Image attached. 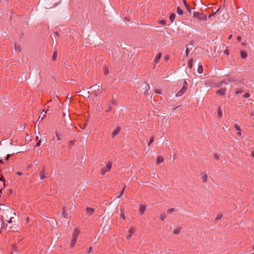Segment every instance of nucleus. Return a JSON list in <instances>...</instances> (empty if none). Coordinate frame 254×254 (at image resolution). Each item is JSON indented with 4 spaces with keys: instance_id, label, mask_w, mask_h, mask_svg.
<instances>
[{
    "instance_id": "f257e3e1",
    "label": "nucleus",
    "mask_w": 254,
    "mask_h": 254,
    "mask_svg": "<svg viewBox=\"0 0 254 254\" xmlns=\"http://www.w3.org/2000/svg\"><path fill=\"white\" fill-rule=\"evenodd\" d=\"M5 213L6 214L9 215L10 216L9 220H6L7 223L6 224V227H8L9 228H13L17 229L18 227V225L15 223V221L14 220V216H16V213L15 212H13L12 209L8 207H5Z\"/></svg>"
},
{
    "instance_id": "f03ea898",
    "label": "nucleus",
    "mask_w": 254,
    "mask_h": 254,
    "mask_svg": "<svg viewBox=\"0 0 254 254\" xmlns=\"http://www.w3.org/2000/svg\"><path fill=\"white\" fill-rule=\"evenodd\" d=\"M193 17L200 21L205 20L207 18L206 15L203 14V13H200L197 11H194L193 12Z\"/></svg>"
},
{
    "instance_id": "7ed1b4c3",
    "label": "nucleus",
    "mask_w": 254,
    "mask_h": 254,
    "mask_svg": "<svg viewBox=\"0 0 254 254\" xmlns=\"http://www.w3.org/2000/svg\"><path fill=\"white\" fill-rule=\"evenodd\" d=\"M188 84L186 80H185L183 82V87L179 92H178L176 93V97H180V96H182L186 92L187 89L188 88Z\"/></svg>"
},
{
    "instance_id": "20e7f679",
    "label": "nucleus",
    "mask_w": 254,
    "mask_h": 254,
    "mask_svg": "<svg viewBox=\"0 0 254 254\" xmlns=\"http://www.w3.org/2000/svg\"><path fill=\"white\" fill-rule=\"evenodd\" d=\"M183 3L184 4V5H185L186 8L188 11L190 15L191 13V9H190V5L188 4L187 1L186 0H183Z\"/></svg>"
},
{
    "instance_id": "39448f33",
    "label": "nucleus",
    "mask_w": 254,
    "mask_h": 254,
    "mask_svg": "<svg viewBox=\"0 0 254 254\" xmlns=\"http://www.w3.org/2000/svg\"><path fill=\"white\" fill-rule=\"evenodd\" d=\"M49 0H47V1L45 3V5H46L47 8H51L53 7H55L59 3V2H56V3H54L51 6L48 3V2Z\"/></svg>"
},
{
    "instance_id": "423d86ee",
    "label": "nucleus",
    "mask_w": 254,
    "mask_h": 254,
    "mask_svg": "<svg viewBox=\"0 0 254 254\" xmlns=\"http://www.w3.org/2000/svg\"><path fill=\"white\" fill-rule=\"evenodd\" d=\"M21 51V47L19 45L15 44L14 45V52L15 54H18Z\"/></svg>"
},
{
    "instance_id": "0eeeda50",
    "label": "nucleus",
    "mask_w": 254,
    "mask_h": 254,
    "mask_svg": "<svg viewBox=\"0 0 254 254\" xmlns=\"http://www.w3.org/2000/svg\"><path fill=\"white\" fill-rule=\"evenodd\" d=\"M201 178L203 182H206L207 180V175L206 173L202 172L200 174Z\"/></svg>"
},
{
    "instance_id": "6e6552de",
    "label": "nucleus",
    "mask_w": 254,
    "mask_h": 254,
    "mask_svg": "<svg viewBox=\"0 0 254 254\" xmlns=\"http://www.w3.org/2000/svg\"><path fill=\"white\" fill-rule=\"evenodd\" d=\"M161 56H162V54L161 53H159V54H157V55L154 58V63L155 64H158L159 61H160V60L161 59Z\"/></svg>"
},
{
    "instance_id": "1a4fd4ad",
    "label": "nucleus",
    "mask_w": 254,
    "mask_h": 254,
    "mask_svg": "<svg viewBox=\"0 0 254 254\" xmlns=\"http://www.w3.org/2000/svg\"><path fill=\"white\" fill-rule=\"evenodd\" d=\"M79 233L80 230L77 228L75 229L72 234V237L77 238L79 235Z\"/></svg>"
},
{
    "instance_id": "9d476101",
    "label": "nucleus",
    "mask_w": 254,
    "mask_h": 254,
    "mask_svg": "<svg viewBox=\"0 0 254 254\" xmlns=\"http://www.w3.org/2000/svg\"><path fill=\"white\" fill-rule=\"evenodd\" d=\"M225 91H226V89L222 88H221V89L218 90L216 92L219 95L222 96L225 94Z\"/></svg>"
},
{
    "instance_id": "9b49d317",
    "label": "nucleus",
    "mask_w": 254,
    "mask_h": 254,
    "mask_svg": "<svg viewBox=\"0 0 254 254\" xmlns=\"http://www.w3.org/2000/svg\"><path fill=\"white\" fill-rule=\"evenodd\" d=\"M120 130L121 128L120 127H117L112 132V137H114L120 132Z\"/></svg>"
},
{
    "instance_id": "f8f14e48",
    "label": "nucleus",
    "mask_w": 254,
    "mask_h": 254,
    "mask_svg": "<svg viewBox=\"0 0 254 254\" xmlns=\"http://www.w3.org/2000/svg\"><path fill=\"white\" fill-rule=\"evenodd\" d=\"M135 230L133 228H130L129 229V234L127 236V239L131 237L132 235L134 233Z\"/></svg>"
},
{
    "instance_id": "ddd939ff",
    "label": "nucleus",
    "mask_w": 254,
    "mask_h": 254,
    "mask_svg": "<svg viewBox=\"0 0 254 254\" xmlns=\"http://www.w3.org/2000/svg\"><path fill=\"white\" fill-rule=\"evenodd\" d=\"M145 209H146V206L144 205H140V206H139V213L141 214H142L144 211L145 210Z\"/></svg>"
},
{
    "instance_id": "4468645a",
    "label": "nucleus",
    "mask_w": 254,
    "mask_h": 254,
    "mask_svg": "<svg viewBox=\"0 0 254 254\" xmlns=\"http://www.w3.org/2000/svg\"><path fill=\"white\" fill-rule=\"evenodd\" d=\"M86 212L88 214L91 215L94 212V209L91 207H87L86 209Z\"/></svg>"
},
{
    "instance_id": "2eb2a0df",
    "label": "nucleus",
    "mask_w": 254,
    "mask_h": 254,
    "mask_svg": "<svg viewBox=\"0 0 254 254\" xmlns=\"http://www.w3.org/2000/svg\"><path fill=\"white\" fill-rule=\"evenodd\" d=\"M45 172V168H44L43 169L42 171L41 172V173L40 174V179L41 180L45 179L46 177V175L45 174V172Z\"/></svg>"
},
{
    "instance_id": "dca6fc26",
    "label": "nucleus",
    "mask_w": 254,
    "mask_h": 254,
    "mask_svg": "<svg viewBox=\"0 0 254 254\" xmlns=\"http://www.w3.org/2000/svg\"><path fill=\"white\" fill-rule=\"evenodd\" d=\"M99 87V85H97V84L95 85H94V86H93L92 87L93 89H94L95 90L94 94H95V96H97L99 94V93H100V92H96V89H98Z\"/></svg>"
},
{
    "instance_id": "f3484780",
    "label": "nucleus",
    "mask_w": 254,
    "mask_h": 254,
    "mask_svg": "<svg viewBox=\"0 0 254 254\" xmlns=\"http://www.w3.org/2000/svg\"><path fill=\"white\" fill-rule=\"evenodd\" d=\"M76 239H77V238H73V237L72 238V239L71 240V243H70V247L71 248L73 247L75 245L76 242Z\"/></svg>"
},
{
    "instance_id": "a211bd4d",
    "label": "nucleus",
    "mask_w": 254,
    "mask_h": 254,
    "mask_svg": "<svg viewBox=\"0 0 254 254\" xmlns=\"http://www.w3.org/2000/svg\"><path fill=\"white\" fill-rule=\"evenodd\" d=\"M175 17L176 14L174 13H172L171 14L169 17V19L171 23H172L174 21Z\"/></svg>"
},
{
    "instance_id": "6ab92c4d",
    "label": "nucleus",
    "mask_w": 254,
    "mask_h": 254,
    "mask_svg": "<svg viewBox=\"0 0 254 254\" xmlns=\"http://www.w3.org/2000/svg\"><path fill=\"white\" fill-rule=\"evenodd\" d=\"M112 166V163L111 162H108L106 165V169L108 171H109Z\"/></svg>"
},
{
    "instance_id": "aec40b11",
    "label": "nucleus",
    "mask_w": 254,
    "mask_h": 254,
    "mask_svg": "<svg viewBox=\"0 0 254 254\" xmlns=\"http://www.w3.org/2000/svg\"><path fill=\"white\" fill-rule=\"evenodd\" d=\"M177 12L179 15H183L184 13V11L179 6H178L177 9Z\"/></svg>"
},
{
    "instance_id": "412c9836",
    "label": "nucleus",
    "mask_w": 254,
    "mask_h": 254,
    "mask_svg": "<svg viewBox=\"0 0 254 254\" xmlns=\"http://www.w3.org/2000/svg\"><path fill=\"white\" fill-rule=\"evenodd\" d=\"M222 117V110L220 107L218 108V117L220 118Z\"/></svg>"
},
{
    "instance_id": "4be33fe9",
    "label": "nucleus",
    "mask_w": 254,
    "mask_h": 254,
    "mask_svg": "<svg viewBox=\"0 0 254 254\" xmlns=\"http://www.w3.org/2000/svg\"><path fill=\"white\" fill-rule=\"evenodd\" d=\"M241 56L242 59L246 58L247 56V54L245 51H241Z\"/></svg>"
},
{
    "instance_id": "5701e85b",
    "label": "nucleus",
    "mask_w": 254,
    "mask_h": 254,
    "mask_svg": "<svg viewBox=\"0 0 254 254\" xmlns=\"http://www.w3.org/2000/svg\"><path fill=\"white\" fill-rule=\"evenodd\" d=\"M197 71L198 73H202L203 72V67L202 65H198Z\"/></svg>"
},
{
    "instance_id": "b1692460",
    "label": "nucleus",
    "mask_w": 254,
    "mask_h": 254,
    "mask_svg": "<svg viewBox=\"0 0 254 254\" xmlns=\"http://www.w3.org/2000/svg\"><path fill=\"white\" fill-rule=\"evenodd\" d=\"M115 104L114 101H112L109 102V108L106 110L107 112H108L111 111V106Z\"/></svg>"
},
{
    "instance_id": "393cba45",
    "label": "nucleus",
    "mask_w": 254,
    "mask_h": 254,
    "mask_svg": "<svg viewBox=\"0 0 254 254\" xmlns=\"http://www.w3.org/2000/svg\"><path fill=\"white\" fill-rule=\"evenodd\" d=\"M164 160V158L162 156H158L157 158V162L158 164L162 163Z\"/></svg>"
},
{
    "instance_id": "a878e982",
    "label": "nucleus",
    "mask_w": 254,
    "mask_h": 254,
    "mask_svg": "<svg viewBox=\"0 0 254 254\" xmlns=\"http://www.w3.org/2000/svg\"><path fill=\"white\" fill-rule=\"evenodd\" d=\"M223 84H228V83H227L224 81H221V82L217 83L216 86L217 87H220L223 85Z\"/></svg>"
},
{
    "instance_id": "bb28decb",
    "label": "nucleus",
    "mask_w": 254,
    "mask_h": 254,
    "mask_svg": "<svg viewBox=\"0 0 254 254\" xmlns=\"http://www.w3.org/2000/svg\"><path fill=\"white\" fill-rule=\"evenodd\" d=\"M193 64V60L192 59H190L188 62V66L190 68H191L192 67Z\"/></svg>"
},
{
    "instance_id": "cd10ccee",
    "label": "nucleus",
    "mask_w": 254,
    "mask_h": 254,
    "mask_svg": "<svg viewBox=\"0 0 254 254\" xmlns=\"http://www.w3.org/2000/svg\"><path fill=\"white\" fill-rule=\"evenodd\" d=\"M57 51H55L53 53V55L52 56V59L54 60V61H55L57 59Z\"/></svg>"
},
{
    "instance_id": "c85d7f7f",
    "label": "nucleus",
    "mask_w": 254,
    "mask_h": 254,
    "mask_svg": "<svg viewBox=\"0 0 254 254\" xmlns=\"http://www.w3.org/2000/svg\"><path fill=\"white\" fill-rule=\"evenodd\" d=\"M180 231H181V228H178L175 229L174 230L173 233L177 235V234H178L180 233Z\"/></svg>"
},
{
    "instance_id": "c756f323",
    "label": "nucleus",
    "mask_w": 254,
    "mask_h": 254,
    "mask_svg": "<svg viewBox=\"0 0 254 254\" xmlns=\"http://www.w3.org/2000/svg\"><path fill=\"white\" fill-rule=\"evenodd\" d=\"M107 172H108L106 168H103L101 169V174L102 175H104Z\"/></svg>"
},
{
    "instance_id": "7c9ffc66",
    "label": "nucleus",
    "mask_w": 254,
    "mask_h": 254,
    "mask_svg": "<svg viewBox=\"0 0 254 254\" xmlns=\"http://www.w3.org/2000/svg\"><path fill=\"white\" fill-rule=\"evenodd\" d=\"M166 215L164 214V213H161V215H160V219L162 220V221H163L165 220V219L166 218Z\"/></svg>"
},
{
    "instance_id": "2f4dec72",
    "label": "nucleus",
    "mask_w": 254,
    "mask_h": 254,
    "mask_svg": "<svg viewBox=\"0 0 254 254\" xmlns=\"http://www.w3.org/2000/svg\"><path fill=\"white\" fill-rule=\"evenodd\" d=\"M175 211V209L174 208H169L167 210V213H169V214H171L173 212H174Z\"/></svg>"
},
{
    "instance_id": "473e14b6",
    "label": "nucleus",
    "mask_w": 254,
    "mask_h": 254,
    "mask_svg": "<svg viewBox=\"0 0 254 254\" xmlns=\"http://www.w3.org/2000/svg\"><path fill=\"white\" fill-rule=\"evenodd\" d=\"M220 8H221V7H220L219 8H218L215 12H214V13H213L209 15H208V18H210L211 16H214L218 11H219V10H220Z\"/></svg>"
},
{
    "instance_id": "72a5a7b5",
    "label": "nucleus",
    "mask_w": 254,
    "mask_h": 254,
    "mask_svg": "<svg viewBox=\"0 0 254 254\" xmlns=\"http://www.w3.org/2000/svg\"><path fill=\"white\" fill-rule=\"evenodd\" d=\"M103 71L105 75H107L109 73V70L107 67H104Z\"/></svg>"
},
{
    "instance_id": "f704fd0d",
    "label": "nucleus",
    "mask_w": 254,
    "mask_h": 254,
    "mask_svg": "<svg viewBox=\"0 0 254 254\" xmlns=\"http://www.w3.org/2000/svg\"><path fill=\"white\" fill-rule=\"evenodd\" d=\"M222 216H223V215L221 214H217L216 216V220H218L220 219L222 217Z\"/></svg>"
},
{
    "instance_id": "c9c22d12",
    "label": "nucleus",
    "mask_w": 254,
    "mask_h": 254,
    "mask_svg": "<svg viewBox=\"0 0 254 254\" xmlns=\"http://www.w3.org/2000/svg\"><path fill=\"white\" fill-rule=\"evenodd\" d=\"M214 158L217 160L219 159V154H218L217 153H215L214 155Z\"/></svg>"
},
{
    "instance_id": "e433bc0d",
    "label": "nucleus",
    "mask_w": 254,
    "mask_h": 254,
    "mask_svg": "<svg viewBox=\"0 0 254 254\" xmlns=\"http://www.w3.org/2000/svg\"><path fill=\"white\" fill-rule=\"evenodd\" d=\"M235 127V128L238 130V131H240L241 129H240V127L237 125H235L234 126Z\"/></svg>"
},
{
    "instance_id": "4c0bfd02",
    "label": "nucleus",
    "mask_w": 254,
    "mask_h": 254,
    "mask_svg": "<svg viewBox=\"0 0 254 254\" xmlns=\"http://www.w3.org/2000/svg\"><path fill=\"white\" fill-rule=\"evenodd\" d=\"M125 189V188L123 189V190L121 191V193L119 194V195L118 196V198H120L123 194L124 193V190Z\"/></svg>"
},
{
    "instance_id": "58836bf2",
    "label": "nucleus",
    "mask_w": 254,
    "mask_h": 254,
    "mask_svg": "<svg viewBox=\"0 0 254 254\" xmlns=\"http://www.w3.org/2000/svg\"><path fill=\"white\" fill-rule=\"evenodd\" d=\"M250 96V94L249 93H245L244 95H243V97L244 98H248Z\"/></svg>"
},
{
    "instance_id": "ea45409f",
    "label": "nucleus",
    "mask_w": 254,
    "mask_h": 254,
    "mask_svg": "<svg viewBox=\"0 0 254 254\" xmlns=\"http://www.w3.org/2000/svg\"><path fill=\"white\" fill-rule=\"evenodd\" d=\"M190 52V50L189 48H187L186 50V56L187 57L188 56V54Z\"/></svg>"
},
{
    "instance_id": "a19ab883",
    "label": "nucleus",
    "mask_w": 254,
    "mask_h": 254,
    "mask_svg": "<svg viewBox=\"0 0 254 254\" xmlns=\"http://www.w3.org/2000/svg\"><path fill=\"white\" fill-rule=\"evenodd\" d=\"M153 140H154L153 137H152L150 138V140H149V143H148V146H149V145L151 144V143H152V142H153Z\"/></svg>"
},
{
    "instance_id": "79ce46f5",
    "label": "nucleus",
    "mask_w": 254,
    "mask_h": 254,
    "mask_svg": "<svg viewBox=\"0 0 254 254\" xmlns=\"http://www.w3.org/2000/svg\"><path fill=\"white\" fill-rule=\"evenodd\" d=\"M63 215H64V218L67 217V214H66V213L65 212V211L64 210L63 212Z\"/></svg>"
},
{
    "instance_id": "37998d69",
    "label": "nucleus",
    "mask_w": 254,
    "mask_h": 254,
    "mask_svg": "<svg viewBox=\"0 0 254 254\" xmlns=\"http://www.w3.org/2000/svg\"><path fill=\"white\" fill-rule=\"evenodd\" d=\"M242 92V90L238 89V90H236L235 94H238L241 93Z\"/></svg>"
},
{
    "instance_id": "c03bdc74",
    "label": "nucleus",
    "mask_w": 254,
    "mask_h": 254,
    "mask_svg": "<svg viewBox=\"0 0 254 254\" xmlns=\"http://www.w3.org/2000/svg\"><path fill=\"white\" fill-rule=\"evenodd\" d=\"M159 23L161 24H165L166 23V21L165 20L162 19V20H161L160 21H159Z\"/></svg>"
},
{
    "instance_id": "a18cd8bd",
    "label": "nucleus",
    "mask_w": 254,
    "mask_h": 254,
    "mask_svg": "<svg viewBox=\"0 0 254 254\" xmlns=\"http://www.w3.org/2000/svg\"><path fill=\"white\" fill-rule=\"evenodd\" d=\"M121 217L123 219H125L126 218V216L125 215V214H124V213H121Z\"/></svg>"
},
{
    "instance_id": "49530a36",
    "label": "nucleus",
    "mask_w": 254,
    "mask_h": 254,
    "mask_svg": "<svg viewBox=\"0 0 254 254\" xmlns=\"http://www.w3.org/2000/svg\"><path fill=\"white\" fill-rule=\"evenodd\" d=\"M56 135H57V139L58 140H60L61 139V137L59 136V134H58V133L56 132Z\"/></svg>"
},
{
    "instance_id": "de8ad7c7",
    "label": "nucleus",
    "mask_w": 254,
    "mask_h": 254,
    "mask_svg": "<svg viewBox=\"0 0 254 254\" xmlns=\"http://www.w3.org/2000/svg\"><path fill=\"white\" fill-rule=\"evenodd\" d=\"M155 92L157 94H161V91L160 90H156Z\"/></svg>"
},
{
    "instance_id": "09e8293b",
    "label": "nucleus",
    "mask_w": 254,
    "mask_h": 254,
    "mask_svg": "<svg viewBox=\"0 0 254 254\" xmlns=\"http://www.w3.org/2000/svg\"><path fill=\"white\" fill-rule=\"evenodd\" d=\"M43 112H45V114L44 115V116L42 117L41 120H43L44 119V117L45 116V114L47 113V111H45L44 110H43Z\"/></svg>"
},
{
    "instance_id": "8fccbe9b",
    "label": "nucleus",
    "mask_w": 254,
    "mask_h": 254,
    "mask_svg": "<svg viewBox=\"0 0 254 254\" xmlns=\"http://www.w3.org/2000/svg\"><path fill=\"white\" fill-rule=\"evenodd\" d=\"M169 59V56H167L165 57L164 60L167 61Z\"/></svg>"
},
{
    "instance_id": "3c124183",
    "label": "nucleus",
    "mask_w": 254,
    "mask_h": 254,
    "mask_svg": "<svg viewBox=\"0 0 254 254\" xmlns=\"http://www.w3.org/2000/svg\"><path fill=\"white\" fill-rule=\"evenodd\" d=\"M41 140H39V141L37 143L36 146H39L40 145Z\"/></svg>"
},
{
    "instance_id": "603ef678",
    "label": "nucleus",
    "mask_w": 254,
    "mask_h": 254,
    "mask_svg": "<svg viewBox=\"0 0 254 254\" xmlns=\"http://www.w3.org/2000/svg\"><path fill=\"white\" fill-rule=\"evenodd\" d=\"M125 19L127 21H130V20H129V18H128V17H126L125 18Z\"/></svg>"
},
{
    "instance_id": "864d4df0",
    "label": "nucleus",
    "mask_w": 254,
    "mask_h": 254,
    "mask_svg": "<svg viewBox=\"0 0 254 254\" xmlns=\"http://www.w3.org/2000/svg\"><path fill=\"white\" fill-rule=\"evenodd\" d=\"M237 134L239 135V136H240L241 135V130H240V131H238V132H237Z\"/></svg>"
},
{
    "instance_id": "5fc2aeb1",
    "label": "nucleus",
    "mask_w": 254,
    "mask_h": 254,
    "mask_svg": "<svg viewBox=\"0 0 254 254\" xmlns=\"http://www.w3.org/2000/svg\"><path fill=\"white\" fill-rule=\"evenodd\" d=\"M16 174H17L18 175H21L22 174V173L20 172H17Z\"/></svg>"
},
{
    "instance_id": "6e6d98bb",
    "label": "nucleus",
    "mask_w": 254,
    "mask_h": 254,
    "mask_svg": "<svg viewBox=\"0 0 254 254\" xmlns=\"http://www.w3.org/2000/svg\"><path fill=\"white\" fill-rule=\"evenodd\" d=\"M237 40H238V41L239 42H240V41H241V37H239V36H238V37H237Z\"/></svg>"
},
{
    "instance_id": "4d7b16f0",
    "label": "nucleus",
    "mask_w": 254,
    "mask_h": 254,
    "mask_svg": "<svg viewBox=\"0 0 254 254\" xmlns=\"http://www.w3.org/2000/svg\"><path fill=\"white\" fill-rule=\"evenodd\" d=\"M9 155H8V156H7V157H6V158H5V160H7L8 159V158H9Z\"/></svg>"
},
{
    "instance_id": "13d9d810",
    "label": "nucleus",
    "mask_w": 254,
    "mask_h": 254,
    "mask_svg": "<svg viewBox=\"0 0 254 254\" xmlns=\"http://www.w3.org/2000/svg\"><path fill=\"white\" fill-rule=\"evenodd\" d=\"M252 155L253 157H254V152H253L252 153Z\"/></svg>"
},
{
    "instance_id": "bf43d9fd",
    "label": "nucleus",
    "mask_w": 254,
    "mask_h": 254,
    "mask_svg": "<svg viewBox=\"0 0 254 254\" xmlns=\"http://www.w3.org/2000/svg\"><path fill=\"white\" fill-rule=\"evenodd\" d=\"M56 35H58V36H59V35H60V34H59V33H58V32H56Z\"/></svg>"
},
{
    "instance_id": "052dcab7",
    "label": "nucleus",
    "mask_w": 254,
    "mask_h": 254,
    "mask_svg": "<svg viewBox=\"0 0 254 254\" xmlns=\"http://www.w3.org/2000/svg\"><path fill=\"white\" fill-rule=\"evenodd\" d=\"M73 144V142L72 141H70V145H72Z\"/></svg>"
},
{
    "instance_id": "680f3d73",
    "label": "nucleus",
    "mask_w": 254,
    "mask_h": 254,
    "mask_svg": "<svg viewBox=\"0 0 254 254\" xmlns=\"http://www.w3.org/2000/svg\"><path fill=\"white\" fill-rule=\"evenodd\" d=\"M29 221V217L27 218V221L28 222Z\"/></svg>"
},
{
    "instance_id": "e2e57ef3",
    "label": "nucleus",
    "mask_w": 254,
    "mask_h": 254,
    "mask_svg": "<svg viewBox=\"0 0 254 254\" xmlns=\"http://www.w3.org/2000/svg\"><path fill=\"white\" fill-rule=\"evenodd\" d=\"M91 247H90V250H89V252H88V253H89V252H90V251H91Z\"/></svg>"
},
{
    "instance_id": "0e129e2a",
    "label": "nucleus",
    "mask_w": 254,
    "mask_h": 254,
    "mask_svg": "<svg viewBox=\"0 0 254 254\" xmlns=\"http://www.w3.org/2000/svg\"><path fill=\"white\" fill-rule=\"evenodd\" d=\"M252 254H254V253H253Z\"/></svg>"
}]
</instances>
